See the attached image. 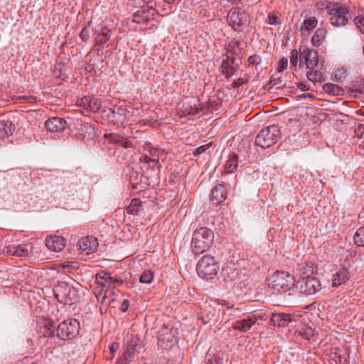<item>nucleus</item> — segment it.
<instances>
[{
    "label": "nucleus",
    "instance_id": "f257e3e1",
    "mask_svg": "<svg viewBox=\"0 0 364 364\" xmlns=\"http://www.w3.org/2000/svg\"><path fill=\"white\" fill-rule=\"evenodd\" d=\"M294 286H295L294 276L288 272L277 271L269 279V287L278 291L277 295L285 301L284 305L289 304L293 296Z\"/></svg>",
    "mask_w": 364,
    "mask_h": 364
},
{
    "label": "nucleus",
    "instance_id": "f03ea898",
    "mask_svg": "<svg viewBox=\"0 0 364 364\" xmlns=\"http://www.w3.org/2000/svg\"><path fill=\"white\" fill-rule=\"evenodd\" d=\"M53 291L58 302L71 306L79 301L77 290L66 282L58 281L53 287Z\"/></svg>",
    "mask_w": 364,
    "mask_h": 364
},
{
    "label": "nucleus",
    "instance_id": "7ed1b4c3",
    "mask_svg": "<svg viewBox=\"0 0 364 364\" xmlns=\"http://www.w3.org/2000/svg\"><path fill=\"white\" fill-rule=\"evenodd\" d=\"M214 241L213 232L207 228L196 229L192 237L191 249L196 255L202 254L208 250Z\"/></svg>",
    "mask_w": 364,
    "mask_h": 364
},
{
    "label": "nucleus",
    "instance_id": "20e7f679",
    "mask_svg": "<svg viewBox=\"0 0 364 364\" xmlns=\"http://www.w3.org/2000/svg\"><path fill=\"white\" fill-rule=\"evenodd\" d=\"M178 328L171 322L164 323L157 331V344L162 349L169 350L177 343Z\"/></svg>",
    "mask_w": 364,
    "mask_h": 364
},
{
    "label": "nucleus",
    "instance_id": "39448f33",
    "mask_svg": "<svg viewBox=\"0 0 364 364\" xmlns=\"http://www.w3.org/2000/svg\"><path fill=\"white\" fill-rule=\"evenodd\" d=\"M281 133L277 125L263 128L255 139V144L262 149H267L275 144L280 139Z\"/></svg>",
    "mask_w": 364,
    "mask_h": 364
},
{
    "label": "nucleus",
    "instance_id": "423d86ee",
    "mask_svg": "<svg viewBox=\"0 0 364 364\" xmlns=\"http://www.w3.org/2000/svg\"><path fill=\"white\" fill-rule=\"evenodd\" d=\"M301 270V277L295 284L296 288L306 295H314L319 292L322 289L320 280L314 276L306 275V267Z\"/></svg>",
    "mask_w": 364,
    "mask_h": 364
},
{
    "label": "nucleus",
    "instance_id": "0eeeda50",
    "mask_svg": "<svg viewBox=\"0 0 364 364\" xmlns=\"http://www.w3.org/2000/svg\"><path fill=\"white\" fill-rule=\"evenodd\" d=\"M219 268V263L215 257L206 255L198 261L196 271L199 277L208 280L214 278Z\"/></svg>",
    "mask_w": 364,
    "mask_h": 364
},
{
    "label": "nucleus",
    "instance_id": "6e6552de",
    "mask_svg": "<svg viewBox=\"0 0 364 364\" xmlns=\"http://www.w3.org/2000/svg\"><path fill=\"white\" fill-rule=\"evenodd\" d=\"M80 322L75 318H68L59 323L56 328V336L63 341L75 338L80 333Z\"/></svg>",
    "mask_w": 364,
    "mask_h": 364
},
{
    "label": "nucleus",
    "instance_id": "1a4fd4ad",
    "mask_svg": "<svg viewBox=\"0 0 364 364\" xmlns=\"http://www.w3.org/2000/svg\"><path fill=\"white\" fill-rule=\"evenodd\" d=\"M21 181L19 175L0 172V193L6 195L18 191Z\"/></svg>",
    "mask_w": 364,
    "mask_h": 364
},
{
    "label": "nucleus",
    "instance_id": "9d476101",
    "mask_svg": "<svg viewBox=\"0 0 364 364\" xmlns=\"http://www.w3.org/2000/svg\"><path fill=\"white\" fill-rule=\"evenodd\" d=\"M230 26L237 32L242 31L248 25V15L240 8H233L228 14Z\"/></svg>",
    "mask_w": 364,
    "mask_h": 364
},
{
    "label": "nucleus",
    "instance_id": "9b49d317",
    "mask_svg": "<svg viewBox=\"0 0 364 364\" xmlns=\"http://www.w3.org/2000/svg\"><path fill=\"white\" fill-rule=\"evenodd\" d=\"M330 21L333 26H343L351 19L348 7L338 6L329 10Z\"/></svg>",
    "mask_w": 364,
    "mask_h": 364
},
{
    "label": "nucleus",
    "instance_id": "f8f14e48",
    "mask_svg": "<svg viewBox=\"0 0 364 364\" xmlns=\"http://www.w3.org/2000/svg\"><path fill=\"white\" fill-rule=\"evenodd\" d=\"M351 267L350 262L348 259H344L341 264L340 267L333 275L332 286L338 287L346 283L350 277L349 269Z\"/></svg>",
    "mask_w": 364,
    "mask_h": 364
},
{
    "label": "nucleus",
    "instance_id": "ddd939ff",
    "mask_svg": "<svg viewBox=\"0 0 364 364\" xmlns=\"http://www.w3.org/2000/svg\"><path fill=\"white\" fill-rule=\"evenodd\" d=\"M304 60L306 68L313 70L318 65V55L317 50L304 48L303 50L300 49V63L301 67L303 64L302 60Z\"/></svg>",
    "mask_w": 364,
    "mask_h": 364
},
{
    "label": "nucleus",
    "instance_id": "4468645a",
    "mask_svg": "<svg viewBox=\"0 0 364 364\" xmlns=\"http://www.w3.org/2000/svg\"><path fill=\"white\" fill-rule=\"evenodd\" d=\"M157 11L152 7L141 6L132 16V21L136 23H147L154 18Z\"/></svg>",
    "mask_w": 364,
    "mask_h": 364
},
{
    "label": "nucleus",
    "instance_id": "2eb2a0df",
    "mask_svg": "<svg viewBox=\"0 0 364 364\" xmlns=\"http://www.w3.org/2000/svg\"><path fill=\"white\" fill-rule=\"evenodd\" d=\"M95 45L102 46L109 41L112 31L108 27L99 24L92 29Z\"/></svg>",
    "mask_w": 364,
    "mask_h": 364
},
{
    "label": "nucleus",
    "instance_id": "dca6fc26",
    "mask_svg": "<svg viewBox=\"0 0 364 364\" xmlns=\"http://www.w3.org/2000/svg\"><path fill=\"white\" fill-rule=\"evenodd\" d=\"M80 105L87 112H97L100 109L102 102L100 98L93 96H85L80 99Z\"/></svg>",
    "mask_w": 364,
    "mask_h": 364
},
{
    "label": "nucleus",
    "instance_id": "f3484780",
    "mask_svg": "<svg viewBox=\"0 0 364 364\" xmlns=\"http://www.w3.org/2000/svg\"><path fill=\"white\" fill-rule=\"evenodd\" d=\"M45 126L50 132L61 133L68 127V124L62 118L53 117L46 122Z\"/></svg>",
    "mask_w": 364,
    "mask_h": 364
},
{
    "label": "nucleus",
    "instance_id": "a211bd4d",
    "mask_svg": "<svg viewBox=\"0 0 364 364\" xmlns=\"http://www.w3.org/2000/svg\"><path fill=\"white\" fill-rule=\"evenodd\" d=\"M222 272L225 277V281L233 283V287L237 284V282L241 280L242 269L240 268H232L227 266L223 268Z\"/></svg>",
    "mask_w": 364,
    "mask_h": 364
},
{
    "label": "nucleus",
    "instance_id": "6ab92c4d",
    "mask_svg": "<svg viewBox=\"0 0 364 364\" xmlns=\"http://www.w3.org/2000/svg\"><path fill=\"white\" fill-rule=\"evenodd\" d=\"M227 188L225 183H218L215 185L212 191L210 200L213 203L219 205L227 198Z\"/></svg>",
    "mask_w": 364,
    "mask_h": 364
},
{
    "label": "nucleus",
    "instance_id": "aec40b11",
    "mask_svg": "<svg viewBox=\"0 0 364 364\" xmlns=\"http://www.w3.org/2000/svg\"><path fill=\"white\" fill-rule=\"evenodd\" d=\"M6 252L17 257H26L29 255V245L27 244L10 245L6 247Z\"/></svg>",
    "mask_w": 364,
    "mask_h": 364
},
{
    "label": "nucleus",
    "instance_id": "412c9836",
    "mask_svg": "<svg viewBox=\"0 0 364 364\" xmlns=\"http://www.w3.org/2000/svg\"><path fill=\"white\" fill-rule=\"evenodd\" d=\"M80 249L87 255L94 252L98 246L97 240L93 236H87L80 241Z\"/></svg>",
    "mask_w": 364,
    "mask_h": 364
},
{
    "label": "nucleus",
    "instance_id": "4be33fe9",
    "mask_svg": "<svg viewBox=\"0 0 364 364\" xmlns=\"http://www.w3.org/2000/svg\"><path fill=\"white\" fill-rule=\"evenodd\" d=\"M270 321L274 326L284 327L287 326L291 321H293V319L291 314L274 313L271 316Z\"/></svg>",
    "mask_w": 364,
    "mask_h": 364
},
{
    "label": "nucleus",
    "instance_id": "5701e85b",
    "mask_svg": "<svg viewBox=\"0 0 364 364\" xmlns=\"http://www.w3.org/2000/svg\"><path fill=\"white\" fill-rule=\"evenodd\" d=\"M65 245V239L60 236L48 237L46 240V247L52 251L60 252Z\"/></svg>",
    "mask_w": 364,
    "mask_h": 364
},
{
    "label": "nucleus",
    "instance_id": "b1692460",
    "mask_svg": "<svg viewBox=\"0 0 364 364\" xmlns=\"http://www.w3.org/2000/svg\"><path fill=\"white\" fill-rule=\"evenodd\" d=\"M255 323V319L252 317H247L237 320L232 323V327L237 331L245 332L247 331Z\"/></svg>",
    "mask_w": 364,
    "mask_h": 364
},
{
    "label": "nucleus",
    "instance_id": "393cba45",
    "mask_svg": "<svg viewBox=\"0 0 364 364\" xmlns=\"http://www.w3.org/2000/svg\"><path fill=\"white\" fill-rule=\"evenodd\" d=\"M240 64H235V66L230 63V56L226 55V59H224L221 64L223 73L225 74L226 78H229L234 75L237 71Z\"/></svg>",
    "mask_w": 364,
    "mask_h": 364
},
{
    "label": "nucleus",
    "instance_id": "a878e982",
    "mask_svg": "<svg viewBox=\"0 0 364 364\" xmlns=\"http://www.w3.org/2000/svg\"><path fill=\"white\" fill-rule=\"evenodd\" d=\"M15 129L16 127L11 121L9 119L0 121V138L13 135Z\"/></svg>",
    "mask_w": 364,
    "mask_h": 364
},
{
    "label": "nucleus",
    "instance_id": "bb28decb",
    "mask_svg": "<svg viewBox=\"0 0 364 364\" xmlns=\"http://www.w3.org/2000/svg\"><path fill=\"white\" fill-rule=\"evenodd\" d=\"M318 24V20L316 17H309L304 21L301 26V35L308 36L310 31L316 28Z\"/></svg>",
    "mask_w": 364,
    "mask_h": 364
},
{
    "label": "nucleus",
    "instance_id": "cd10ccee",
    "mask_svg": "<svg viewBox=\"0 0 364 364\" xmlns=\"http://www.w3.org/2000/svg\"><path fill=\"white\" fill-rule=\"evenodd\" d=\"M142 202L139 198L132 199L129 205L127 208V213L128 214L138 215L140 212L143 210Z\"/></svg>",
    "mask_w": 364,
    "mask_h": 364
},
{
    "label": "nucleus",
    "instance_id": "c85d7f7f",
    "mask_svg": "<svg viewBox=\"0 0 364 364\" xmlns=\"http://www.w3.org/2000/svg\"><path fill=\"white\" fill-rule=\"evenodd\" d=\"M239 166V159L235 154L229 155V159L226 161L225 170L227 173H235Z\"/></svg>",
    "mask_w": 364,
    "mask_h": 364
},
{
    "label": "nucleus",
    "instance_id": "c756f323",
    "mask_svg": "<svg viewBox=\"0 0 364 364\" xmlns=\"http://www.w3.org/2000/svg\"><path fill=\"white\" fill-rule=\"evenodd\" d=\"M80 131L84 139H93L96 136L95 128L88 123L80 124Z\"/></svg>",
    "mask_w": 364,
    "mask_h": 364
},
{
    "label": "nucleus",
    "instance_id": "7c9ffc66",
    "mask_svg": "<svg viewBox=\"0 0 364 364\" xmlns=\"http://www.w3.org/2000/svg\"><path fill=\"white\" fill-rule=\"evenodd\" d=\"M326 31L324 28H318L311 38V43L314 46H319L324 40Z\"/></svg>",
    "mask_w": 364,
    "mask_h": 364
},
{
    "label": "nucleus",
    "instance_id": "2f4dec72",
    "mask_svg": "<svg viewBox=\"0 0 364 364\" xmlns=\"http://www.w3.org/2000/svg\"><path fill=\"white\" fill-rule=\"evenodd\" d=\"M307 79L313 82H322L325 81V77L322 72L316 70H310L306 73Z\"/></svg>",
    "mask_w": 364,
    "mask_h": 364
},
{
    "label": "nucleus",
    "instance_id": "473e14b6",
    "mask_svg": "<svg viewBox=\"0 0 364 364\" xmlns=\"http://www.w3.org/2000/svg\"><path fill=\"white\" fill-rule=\"evenodd\" d=\"M323 90L333 95H341L343 92V90L341 87L333 83L324 84L323 85Z\"/></svg>",
    "mask_w": 364,
    "mask_h": 364
},
{
    "label": "nucleus",
    "instance_id": "72a5a7b5",
    "mask_svg": "<svg viewBox=\"0 0 364 364\" xmlns=\"http://www.w3.org/2000/svg\"><path fill=\"white\" fill-rule=\"evenodd\" d=\"M133 351L127 348L122 353V355L117 359V364H128L132 360Z\"/></svg>",
    "mask_w": 364,
    "mask_h": 364
},
{
    "label": "nucleus",
    "instance_id": "f704fd0d",
    "mask_svg": "<svg viewBox=\"0 0 364 364\" xmlns=\"http://www.w3.org/2000/svg\"><path fill=\"white\" fill-rule=\"evenodd\" d=\"M200 111H202V106L199 102H198V105H187L186 106H184V114L188 115L194 116L199 114Z\"/></svg>",
    "mask_w": 364,
    "mask_h": 364
},
{
    "label": "nucleus",
    "instance_id": "c9c22d12",
    "mask_svg": "<svg viewBox=\"0 0 364 364\" xmlns=\"http://www.w3.org/2000/svg\"><path fill=\"white\" fill-rule=\"evenodd\" d=\"M116 114H118L122 119H126L127 117L125 110L122 107H117L116 109H114L113 110L109 109L108 114L105 116L109 120L114 121Z\"/></svg>",
    "mask_w": 364,
    "mask_h": 364
},
{
    "label": "nucleus",
    "instance_id": "e433bc0d",
    "mask_svg": "<svg viewBox=\"0 0 364 364\" xmlns=\"http://www.w3.org/2000/svg\"><path fill=\"white\" fill-rule=\"evenodd\" d=\"M354 243L358 247H364V226L358 228L354 236Z\"/></svg>",
    "mask_w": 364,
    "mask_h": 364
},
{
    "label": "nucleus",
    "instance_id": "4c0bfd02",
    "mask_svg": "<svg viewBox=\"0 0 364 364\" xmlns=\"http://www.w3.org/2000/svg\"><path fill=\"white\" fill-rule=\"evenodd\" d=\"M240 43L238 41L230 42L227 47V53L231 55H238L241 50Z\"/></svg>",
    "mask_w": 364,
    "mask_h": 364
},
{
    "label": "nucleus",
    "instance_id": "58836bf2",
    "mask_svg": "<svg viewBox=\"0 0 364 364\" xmlns=\"http://www.w3.org/2000/svg\"><path fill=\"white\" fill-rule=\"evenodd\" d=\"M91 24L92 21H89V23L82 28L81 32L80 33V38L82 42L87 43L90 38ZM92 29L93 28H92Z\"/></svg>",
    "mask_w": 364,
    "mask_h": 364
},
{
    "label": "nucleus",
    "instance_id": "ea45409f",
    "mask_svg": "<svg viewBox=\"0 0 364 364\" xmlns=\"http://www.w3.org/2000/svg\"><path fill=\"white\" fill-rule=\"evenodd\" d=\"M44 325L46 328V336H54L57 328L55 322L50 318H46Z\"/></svg>",
    "mask_w": 364,
    "mask_h": 364
},
{
    "label": "nucleus",
    "instance_id": "a19ab883",
    "mask_svg": "<svg viewBox=\"0 0 364 364\" xmlns=\"http://www.w3.org/2000/svg\"><path fill=\"white\" fill-rule=\"evenodd\" d=\"M143 174L137 172H132L130 173L129 180L132 184V188H137V185L141 182Z\"/></svg>",
    "mask_w": 364,
    "mask_h": 364
},
{
    "label": "nucleus",
    "instance_id": "79ce46f5",
    "mask_svg": "<svg viewBox=\"0 0 364 364\" xmlns=\"http://www.w3.org/2000/svg\"><path fill=\"white\" fill-rule=\"evenodd\" d=\"M281 14L278 12L269 13L267 16V23L270 25H279L280 21Z\"/></svg>",
    "mask_w": 364,
    "mask_h": 364
},
{
    "label": "nucleus",
    "instance_id": "37998d69",
    "mask_svg": "<svg viewBox=\"0 0 364 364\" xmlns=\"http://www.w3.org/2000/svg\"><path fill=\"white\" fill-rule=\"evenodd\" d=\"M262 63V58L259 55L254 54L250 55L247 58V67L255 66L256 69H257L258 65H259Z\"/></svg>",
    "mask_w": 364,
    "mask_h": 364
},
{
    "label": "nucleus",
    "instance_id": "c03bdc74",
    "mask_svg": "<svg viewBox=\"0 0 364 364\" xmlns=\"http://www.w3.org/2000/svg\"><path fill=\"white\" fill-rule=\"evenodd\" d=\"M269 83L272 84L273 86H277V89H282L285 87V83L284 82L282 77L277 76V75H274L271 77Z\"/></svg>",
    "mask_w": 364,
    "mask_h": 364
},
{
    "label": "nucleus",
    "instance_id": "a18cd8bd",
    "mask_svg": "<svg viewBox=\"0 0 364 364\" xmlns=\"http://www.w3.org/2000/svg\"><path fill=\"white\" fill-rule=\"evenodd\" d=\"M154 279V273L150 270H145L140 277V282L150 284Z\"/></svg>",
    "mask_w": 364,
    "mask_h": 364
},
{
    "label": "nucleus",
    "instance_id": "49530a36",
    "mask_svg": "<svg viewBox=\"0 0 364 364\" xmlns=\"http://www.w3.org/2000/svg\"><path fill=\"white\" fill-rule=\"evenodd\" d=\"M300 334L303 336L306 339L313 341H316V338H315L316 333L315 330L310 327H307L305 329H304L302 331L300 332Z\"/></svg>",
    "mask_w": 364,
    "mask_h": 364
},
{
    "label": "nucleus",
    "instance_id": "de8ad7c7",
    "mask_svg": "<svg viewBox=\"0 0 364 364\" xmlns=\"http://www.w3.org/2000/svg\"><path fill=\"white\" fill-rule=\"evenodd\" d=\"M353 22L359 28L360 31L364 35V17L355 16L353 19Z\"/></svg>",
    "mask_w": 364,
    "mask_h": 364
},
{
    "label": "nucleus",
    "instance_id": "09e8293b",
    "mask_svg": "<svg viewBox=\"0 0 364 364\" xmlns=\"http://www.w3.org/2000/svg\"><path fill=\"white\" fill-rule=\"evenodd\" d=\"M299 60H300V53H299V52L296 49H294L291 51L290 63L293 66L296 67L297 65Z\"/></svg>",
    "mask_w": 364,
    "mask_h": 364
},
{
    "label": "nucleus",
    "instance_id": "8fccbe9b",
    "mask_svg": "<svg viewBox=\"0 0 364 364\" xmlns=\"http://www.w3.org/2000/svg\"><path fill=\"white\" fill-rule=\"evenodd\" d=\"M210 146H211V143H209V144L202 145V146L198 147L193 151V156H198L200 155L201 154L204 153L208 149H209L210 147Z\"/></svg>",
    "mask_w": 364,
    "mask_h": 364
},
{
    "label": "nucleus",
    "instance_id": "3c124183",
    "mask_svg": "<svg viewBox=\"0 0 364 364\" xmlns=\"http://www.w3.org/2000/svg\"><path fill=\"white\" fill-rule=\"evenodd\" d=\"M355 134L359 139H364V124H359L355 129Z\"/></svg>",
    "mask_w": 364,
    "mask_h": 364
},
{
    "label": "nucleus",
    "instance_id": "603ef678",
    "mask_svg": "<svg viewBox=\"0 0 364 364\" xmlns=\"http://www.w3.org/2000/svg\"><path fill=\"white\" fill-rule=\"evenodd\" d=\"M119 146L124 148H131L133 146V144L131 141L128 140L127 138L121 136L119 142Z\"/></svg>",
    "mask_w": 364,
    "mask_h": 364
},
{
    "label": "nucleus",
    "instance_id": "864d4df0",
    "mask_svg": "<svg viewBox=\"0 0 364 364\" xmlns=\"http://www.w3.org/2000/svg\"><path fill=\"white\" fill-rule=\"evenodd\" d=\"M288 60L287 58H283L279 62V65L277 68L278 72H282L287 68Z\"/></svg>",
    "mask_w": 364,
    "mask_h": 364
},
{
    "label": "nucleus",
    "instance_id": "5fc2aeb1",
    "mask_svg": "<svg viewBox=\"0 0 364 364\" xmlns=\"http://www.w3.org/2000/svg\"><path fill=\"white\" fill-rule=\"evenodd\" d=\"M103 274H107V272H101L97 273L96 275V281L97 282V284L105 286V281L106 280V277L103 275Z\"/></svg>",
    "mask_w": 364,
    "mask_h": 364
},
{
    "label": "nucleus",
    "instance_id": "6e6d98bb",
    "mask_svg": "<svg viewBox=\"0 0 364 364\" xmlns=\"http://www.w3.org/2000/svg\"><path fill=\"white\" fill-rule=\"evenodd\" d=\"M248 82V79H244L242 77L238 78L237 80H235L232 82V87L234 88H239L240 86H242L244 84H246Z\"/></svg>",
    "mask_w": 364,
    "mask_h": 364
},
{
    "label": "nucleus",
    "instance_id": "4d7b16f0",
    "mask_svg": "<svg viewBox=\"0 0 364 364\" xmlns=\"http://www.w3.org/2000/svg\"><path fill=\"white\" fill-rule=\"evenodd\" d=\"M107 139H109V141L112 144H119V139L121 138V136L117 134H110L108 136H106Z\"/></svg>",
    "mask_w": 364,
    "mask_h": 364
},
{
    "label": "nucleus",
    "instance_id": "13d9d810",
    "mask_svg": "<svg viewBox=\"0 0 364 364\" xmlns=\"http://www.w3.org/2000/svg\"><path fill=\"white\" fill-rule=\"evenodd\" d=\"M139 161L141 163L149 164V162H158L157 159H151L146 154H142L140 156Z\"/></svg>",
    "mask_w": 364,
    "mask_h": 364
},
{
    "label": "nucleus",
    "instance_id": "bf43d9fd",
    "mask_svg": "<svg viewBox=\"0 0 364 364\" xmlns=\"http://www.w3.org/2000/svg\"><path fill=\"white\" fill-rule=\"evenodd\" d=\"M117 346H118V343H113L109 346V353L110 354V359H112L114 358V352L117 350Z\"/></svg>",
    "mask_w": 364,
    "mask_h": 364
},
{
    "label": "nucleus",
    "instance_id": "052dcab7",
    "mask_svg": "<svg viewBox=\"0 0 364 364\" xmlns=\"http://www.w3.org/2000/svg\"><path fill=\"white\" fill-rule=\"evenodd\" d=\"M104 276L106 277V280L105 281V286H107L108 287H111L113 277L111 276L109 273L107 272V274H103Z\"/></svg>",
    "mask_w": 364,
    "mask_h": 364
},
{
    "label": "nucleus",
    "instance_id": "680f3d73",
    "mask_svg": "<svg viewBox=\"0 0 364 364\" xmlns=\"http://www.w3.org/2000/svg\"><path fill=\"white\" fill-rule=\"evenodd\" d=\"M112 288H116L118 286H120L123 284V281L122 279H119L118 278L113 277V279L112 280Z\"/></svg>",
    "mask_w": 364,
    "mask_h": 364
},
{
    "label": "nucleus",
    "instance_id": "e2e57ef3",
    "mask_svg": "<svg viewBox=\"0 0 364 364\" xmlns=\"http://www.w3.org/2000/svg\"><path fill=\"white\" fill-rule=\"evenodd\" d=\"M129 301L127 299L124 300L122 304L121 310L123 312H126L129 308Z\"/></svg>",
    "mask_w": 364,
    "mask_h": 364
},
{
    "label": "nucleus",
    "instance_id": "0e129e2a",
    "mask_svg": "<svg viewBox=\"0 0 364 364\" xmlns=\"http://www.w3.org/2000/svg\"><path fill=\"white\" fill-rule=\"evenodd\" d=\"M297 87L301 90V91H307L309 90V87L306 86V84H304V82H299L297 84Z\"/></svg>",
    "mask_w": 364,
    "mask_h": 364
},
{
    "label": "nucleus",
    "instance_id": "69168bd1",
    "mask_svg": "<svg viewBox=\"0 0 364 364\" xmlns=\"http://www.w3.org/2000/svg\"><path fill=\"white\" fill-rule=\"evenodd\" d=\"M301 97H304V98H306V97L314 98V96L312 94L307 93V94H303L302 95H301Z\"/></svg>",
    "mask_w": 364,
    "mask_h": 364
},
{
    "label": "nucleus",
    "instance_id": "338daca9",
    "mask_svg": "<svg viewBox=\"0 0 364 364\" xmlns=\"http://www.w3.org/2000/svg\"><path fill=\"white\" fill-rule=\"evenodd\" d=\"M235 58L234 56H230V63L233 65L235 66V64H238L237 63L235 62Z\"/></svg>",
    "mask_w": 364,
    "mask_h": 364
},
{
    "label": "nucleus",
    "instance_id": "774afa93",
    "mask_svg": "<svg viewBox=\"0 0 364 364\" xmlns=\"http://www.w3.org/2000/svg\"><path fill=\"white\" fill-rule=\"evenodd\" d=\"M69 266H70V263L69 262H64L63 264H62V267L63 268L68 267Z\"/></svg>",
    "mask_w": 364,
    "mask_h": 364
}]
</instances>
